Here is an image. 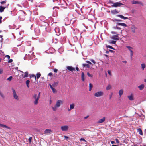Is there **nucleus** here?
<instances>
[{
	"label": "nucleus",
	"mask_w": 146,
	"mask_h": 146,
	"mask_svg": "<svg viewBox=\"0 0 146 146\" xmlns=\"http://www.w3.org/2000/svg\"><path fill=\"white\" fill-rule=\"evenodd\" d=\"M123 89H121L119 92V95L120 97L123 94Z\"/></svg>",
	"instance_id": "22"
},
{
	"label": "nucleus",
	"mask_w": 146,
	"mask_h": 146,
	"mask_svg": "<svg viewBox=\"0 0 146 146\" xmlns=\"http://www.w3.org/2000/svg\"><path fill=\"white\" fill-rule=\"evenodd\" d=\"M137 131L141 135H143V132L142 130L140 128H139L137 129Z\"/></svg>",
	"instance_id": "24"
},
{
	"label": "nucleus",
	"mask_w": 146,
	"mask_h": 146,
	"mask_svg": "<svg viewBox=\"0 0 146 146\" xmlns=\"http://www.w3.org/2000/svg\"><path fill=\"white\" fill-rule=\"evenodd\" d=\"M82 66L83 67H86L88 68H90V65L87 64H82Z\"/></svg>",
	"instance_id": "27"
},
{
	"label": "nucleus",
	"mask_w": 146,
	"mask_h": 146,
	"mask_svg": "<svg viewBox=\"0 0 146 146\" xmlns=\"http://www.w3.org/2000/svg\"><path fill=\"white\" fill-rule=\"evenodd\" d=\"M116 41L113 40L111 42V44H115L116 43Z\"/></svg>",
	"instance_id": "43"
},
{
	"label": "nucleus",
	"mask_w": 146,
	"mask_h": 146,
	"mask_svg": "<svg viewBox=\"0 0 146 146\" xmlns=\"http://www.w3.org/2000/svg\"><path fill=\"white\" fill-rule=\"evenodd\" d=\"M131 3L132 4H138L141 5H143V3L141 1H131Z\"/></svg>",
	"instance_id": "9"
},
{
	"label": "nucleus",
	"mask_w": 146,
	"mask_h": 146,
	"mask_svg": "<svg viewBox=\"0 0 146 146\" xmlns=\"http://www.w3.org/2000/svg\"><path fill=\"white\" fill-rule=\"evenodd\" d=\"M76 69L77 71H78L79 70V68L78 67H76Z\"/></svg>",
	"instance_id": "53"
},
{
	"label": "nucleus",
	"mask_w": 146,
	"mask_h": 146,
	"mask_svg": "<svg viewBox=\"0 0 146 146\" xmlns=\"http://www.w3.org/2000/svg\"><path fill=\"white\" fill-rule=\"evenodd\" d=\"M31 139H32V138L31 137H30L29 139V142H31Z\"/></svg>",
	"instance_id": "54"
},
{
	"label": "nucleus",
	"mask_w": 146,
	"mask_h": 146,
	"mask_svg": "<svg viewBox=\"0 0 146 146\" xmlns=\"http://www.w3.org/2000/svg\"><path fill=\"white\" fill-rule=\"evenodd\" d=\"M111 33L112 34H117V33L115 32L114 31H111Z\"/></svg>",
	"instance_id": "52"
},
{
	"label": "nucleus",
	"mask_w": 146,
	"mask_h": 146,
	"mask_svg": "<svg viewBox=\"0 0 146 146\" xmlns=\"http://www.w3.org/2000/svg\"><path fill=\"white\" fill-rule=\"evenodd\" d=\"M0 95L2 98H4V95L1 92H0Z\"/></svg>",
	"instance_id": "40"
},
{
	"label": "nucleus",
	"mask_w": 146,
	"mask_h": 146,
	"mask_svg": "<svg viewBox=\"0 0 146 146\" xmlns=\"http://www.w3.org/2000/svg\"><path fill=\"white\" fill-rule=\"evenodd\" d=\"M29 82H30V81L29 80H27L26 81V84L27 85V87L28 88L29 87Z\"/></svg>",
	"instance_id": "33"
},
{
	"label": "nucleus",
	"mask_w": 146,
	"mask_h": 146,
	"mask_svg": "<svg viewBox=\"0 0 146 146\" xmlns=\"http://www.w3.org/2000/svg\"><path fill=\"white\" fill-rule=\"evenodd\" d=\"M63 104V102L61 100H58L57 101L56 106H57V107H59L60 106L61 104Z\"/></svg>",
	"instance_id": "10"
},
{
	"label": "nucleus",
	"mask_w": 146,
	"mask_h": 146,
	"mask_svg": "<svg viewBox=\"0 0 146 146\" xmlns=\"http://www.w3.org/2000/svg\"><path fill=\"white\" fill-rule=\"evenodd\" d=\"M119 11H118L117 10L115 9H114V10H112L111 11V13L113 14H116L117 13H119Z\"/></svg>",
	"instance_id": "14"
},
{
	"label": "nucleus",
	"mask_w": 146,
	"mask_h": 146,
	"mask_svg": "<svg viewBox=\"0 0 146 146\" xmlns=\"http://www.w3.org/2000/svg\"><path fill=\"white\" fill-rule=\"evenodd\" d=\"M25 74H23L22 75V77L23 78L27 77H28V73L27 71H26L25 72Z\"/></svg>",
	"instance_id": "18"
},
{
	"label": "nucleus",
	"mask_w": 146,
	"mask_h": 146,
	"mask_svg": "<svg viewBox=\"0 0 146 146\" xmlns=\"http://www.w3.org/2000/svg\"><path fill=\"white\" fill-rule=\"evenodd\" d=\"M104 93L102 91H98L94 93V95L96 97H100L103 96Z\"/></svg>",
	"instance_id": "2"
},
{
	"label": "nucleus",
	"mask_w": 146,
	"mask_h": 146,
	"mask_svg": "<svg viewBox=\"0 0 146 146\" xmlns=\"http://www.w3.org/2000/svg\"><path fill=\"white\" fill-rule=\"evenodd\" d=\"M93 87V85L91 83H90L89 84V91H91L92 88Z\"/></svg>",
	"instance_id": "30"
},
{
	"label": "nucleus",
	"mask_w": 146,
	"mask_h": 146,
	"mask_svg": "<svg viewBox=\"0 0 146 146\" xmlns=\"http://www.w3.org/2000/svg\"><path fill=\"white\" fill-rule=\"evenodd\" d=\"M41 74L40 72H38L36 74V78L38 79L41 76Z\"/></svg>",
	"instance_id": "29"
},
{
	"label": "nucleus",
	"mask_w": 146,
	"mask_h": 146,
	"mask_svg": "<svg viewBox=\"0 0 146 146\" xmlns=\"http://www.w3.org/2000/svg\"><path fill=\"white\" fill-rule=\"evenodd\" d=\"M108 74L111 76H112V74L111 73V71H110V70H108Z\"/></svg>",
	"instance_id": "42"
},
{
	"label": "nucleus",
	"mask_w": 146,
	"mask_h": 146,
	"mask_svg": "<svg viewBox=\"0 0 146 146\" xmlns=\"http://www.w3.org/2000/svg\"><path fill=\"white\" fill-rule=\"evenodd\" d=\"M12 61H13V60H12V59H10L9 60V61H8V62L9 63H11V62H12Z\"/></svg>",
	"instance_id": "46"
},
{
	"label": "nucleus",
	"mask_w": 146,
	"mask_h": 146,
	"mask_svg": "<svg viewBox=\"0 0 146 146\" xmlns=\"http://www.w3.org/2000/svg\"><path fill=\"white\" fill-rule=\"evenodd\" d=\"M58 84V82H54V83H53L52 84V86H57Z\"/></svg>",
	"instance_id": "34"
},
{
	"label": "nucleus",
	"mask_w": 146,
	"mask_h": 146,
	"mask_svg": "<svg viewBox=\"0 0 146 146\" xmlns=\"http://www.w3.org/2000/svg\"><path fill=\"white\" fill-rule=\"evenodd\" d=\"M40 92H39L38 95L37 94H35L33 95V102L35 105H37L38 104L40 98Z\"/></svg>",
	"instance_id": "1"
},
{
	"label": "nucleus",
	"mask_w": 146,
	"mask_h": 146,
	"mask_svg": "<svg viewBox=\"0 0 146 146\" xmlns=\"http://www.w3.org/2000/svg\"><path fill=\"white\" fill-rule=\"evenodd\" d=\"M51 89L52 90L53 93H56L57 91H56V90L55 89L53 88L52 89Z\"/></svg>",
	"instance_id": "37"
},
{
	"label": "nucleus",
	"mask_w": 146,
	"mask_h": 146,
	"mask_svg": "<svg viewBox=\"0 0 146 146\" xmlns=\"http://www.w3.org/2000/svg\"><path fill=\"white\" fill-rule=\"evenodd\" d=\"M13 78V77L12 76H10L9 77V78H7V80L9 81H11L12 79Z\"/></svg>",
	"instance_id": "38"
},
{
	"label": "nucleus",
	"mask_w": 146,
	"mask_h": 146,
	"mask_svg": "<svg viewBox=\"0 0 146 146\" xmlns=\"http://www.w3.org/2000/svg\"><path fill=\"white\" fill-rule=\"evenodd\" d=\"M68 129V127L67 125L62 126L61 127V129L63 131H67Z\"/></svg>",
	"instance_id": "8"
},
{
	"label": "nucleus",
	"mask_w": 146,
	"mask_h": 146,
	"mask_svg": "<svg viewBox=\"0 0 146 146\" xmlns=\"http://www.w3.org/2000/svg\"><path fill=\"white\" fill-rule=\"evenodd\" d=\"M141 65L142 67V68L143 70L146 67V65L144 64H141Z\"/></svg>",
	"instance_id": "31"
},
{
	"label": "nucleus",
	"mask_w": 146,
	"mask_h": 146,
	"mask_svg": "<svg viewBox=\"0 0 146 146\" xmlns=\"http://www.w3.org/2000/svg\"><path fill=\"white\" fill-rule=\"evenodd\" d=\"M64 137L66 138H68V137L66 136H64Z\"/></svg>",
	"instance_id": "64"
},
{
	"label": "nucleus",
	"mask_w": 146,
	"mask_h": 146,
	"mask_svg": "<svg viewBox=\"0 0 146 146\" xmlns=\"http://www.w3.org/2000/svg\"><path fill=\"white\" fill-rule=\"evenodd\" d=\"M126 47L128 49L130 52V56L131 58H132L133 54V51L131 50L132 49H133V48L130 46H126Z\"/></svg>",
	"instance_id": "5"
},
{
	"label": "nucleus",
	"mask_w": 146,
	"mask_h": 146,
	"mask_svg": "<svg viewBox=\"0 0 146 146\" xmlns=\"http://www.w3.org/2000/svg\"><path fill=\"white\" fill-rule=\"evenodd\" d=\"M105 117H103V118L101 119H100L98 120L97 122V123H100L103 122L105 121Z\"/></svg>",
	"instance_id": "12"
},
{
	"label": "nucleus",
	"mask_w": 146,
	"mask_h": 146,
	"mask_svg": "<svg viewBox=\"0 0 146 146\" xmlns=\"http://www.w3.org/2000/svg\"><path fill=\"white\" fill-rule=\"evenodd\" d=\"M109 51H110L111 52H114V51L112 50H109Z\"/></svg>",
	"instance_id": "60"
},
{
	"label": "nucleus",
	"mask_w": 146,
	"mask_h": 146,
	"mask_svg": "<svg viewBox=\"0 0 146 146\" xmlns=\"http://www.w3.org/2000/svg\"><path fill=\"white\" fill-rule=\"evenodd\" d=\"M2 17H0V23H2Z\"/></svg>",
	"instance_id": "56"
},
{
	"label": "nucleus",
	"mask_w": 146,
	"mask_h": 146,
	"mask_svg": "<svg viewBox=\"0 0 146 146\" xmlns=\"http://www.w3.org/2000/svg\"><path fill=\"white\" fill-rule=\"evenodd\" d=\"M145 87V86L144 84H142L139 86H138V88L139 89V90H143Z\"/></svg>",
	"instance_id": "16"
},
{
	"label": "nucleus",
	"mask_w": 146,
	"mask_h": 146,
	"mask_svg": "<svg viewBox=\"0 0 146 146\" xmlns=\"http://www.w3.org/2000/svg\"><path fill=\"white\" fill-rule=\"evenodd\" d=\"M117 24L119 25H121V26H124V27H126L127 26V25L123 23H117Z\"/></svg>",
	"instance_id": "23"
},
{
	"label": "nucleus",
	"mask_w": 146,
	"mask_h": 146,
	"mask_svg": "<svg viewBox=\"0 0 146 146\" xmlns=\"http://www.w3.org/2000/svg\"><path fill=\"white\" fill-rule=\"evenodd\" d=\"M119 35L117 34L111 37V38L116 40H118L119 38Z\"/></svg>",
	"instance_id": "11"
},
{
	"label": "nucleus",
	"mask_w": 146,
	"mask_h": 146,
	"mask_svg": "<svg viewBox=\"0 0 146 146\" xmlns=\"http://www.w3.org/2000/svg\"><path fill=\"white\" fill-rule=\"evenodd\" d=\"M74 104H70V108L68 109V111H70L71 110L74 109Z\"/></svg>",
	"instance_id": "13"
},
{
	"label": "nucleus",
	"mask_w": 146,
	"mask_h": 146,
	"mask_svg": "<svg viewBox=\"0 0 146 146\" xmlns=\"http://www.w3.org/2000/svg\"><path fill=\"white\" fill-rule=\"evenodd\" d=\"M5 57H7L8 59H9L10 58V56L9 55H7L6 56H5Z\"/></svg>",
	"instance_id": "45"
},
{
	"label": "nucleus",
	"mask_w": 146,
	"mask_h": 146,
	"mask_svg": "<svg viewBox=\"0 0 146 146\" xmlns=\"http://www.w3.org/2000/svg\"><path fill=\"white\" fill-rule=\"evenodd\" d=\"M48 76H52L53 75V74H52V73L50 72V73H49L48 74Z\"/></svg>",
	"instance_id": "48"
},
{
	"label": "nucleus",
	"mask_w": 146,
	"mask_h": 146,
	"mask_svg": "<svg viewBox=\"0 0 146 146\" xmlns=\"http://www.w3.org/2000/svg\"><path fill=\"white\" fill-rule=\"evenodd\" d=\"M88 116H87L86 117H84V119H87L88 117Z\"/></svg>",
	"instance_id": "61"
},
{
	"label": "nucleus",
	"mask_w": 146,
	"mask_h": 146,
	"mask_svg": "<svg viewBox=\"0 0 146 146\" xmlns=\"http://www.w3.org/2000/svg\"><path fill=\"white\" fill-rule=\"evenodd\" d=\"M131 29L132 31L135 33L136 32V31L137 29V28L135 25H132L131 27Z\"/></svg>",
	"instance_id": "6"
},
{
	"label": "nucleus",
	"mask_w": 146,
	"mask_h": 146,
	"mask_svg": "<svg viewBox=\"0 0 146 146\" xmlns=\"http://www.w3.org/2000/svg\"><path fill=\"white\" fill-rule=\"evenodd\" d=\"M111 143L112 144H113L115 143V142L113 141H112L111 142Z\"/></svg>",
	"instance_id": "59"
},
{
	"label": "nucleus",
	"mask_w": 146,
	"mask_h": 146,
	"mask_svg": "<svg viewBox=\"0 0 146 146\" xmlns=\"http://www.w3.org/2000/svg\"><path fill=\"white\" fill-rule=\"evenodd\" d=\"M115 141L117 143H119V141L118 139H115Z\"/></svg>",
	"instance_id": "55"
},
{
	"label": "nucleus",
	"mask_w": 146,
	"mask_h": 146,
	"mask_svg": "<svg viewBox=\"0 0 146 146\" xmlns=\"http://www.w3.org/2000/svg\"><path fill=\"white\" fill-rule=\"evenodd\" d=\"M54 71L55 73H57L58 71V70L56 69H54Z\"/></svg>",
	"instance_id": "50"
},
{
	"label": "nucleus",
	"mask_w": 146,
	"mask_h": 146,
	"mask_svg": "<svg viewBox=\"0 0 146 146\" xmlns=\"http://www.w3.org/2000/svg\"><path fill=\"white\" fill-rule=\"evenodd\" d=\"M116 21H121V20H117H117H116Z\"/></svg>",
	"instance_id": "63"
},
{
	"label": "nucleus",
	"mask_w": 146,
	"mask_h": 146,
	"mask_svg": "<svg viewBox=\"0 0 146 146\" xmlns=\"http://www.w3.org/2000/svg\"><path fill=\"white\" fill-rule=\"evenodd\" d=\"M106 47L108 48H110L111 49H112L113 50H114V48L112 47V46H110V45H108L106 46Z\"/></svg>",
	"instance_id": "35"
},
{
	"label": "nucleus",
	"mask_w": 146,
	"mask_h": 146,
	"mask_svg": "<svg viewBox=\"0 0 146 146\" xmlns=\"http://www.w3.org/2000/svg\"><path fill=\"white\" fill-rule=\"evenodd\" d=\"M123 5V4L120 2H117L113 3V4L112 5V7H120L121 5Z\"/></svg>",
	"instance_id": "4"
},
{
	"label": "nucleus",
	"mask_w": 146,
	"mask_h": 146,
	"mask_svg": "<svg viewBox=\"0 0 146 146\" xmlns=\"http://www.w3.org/2000/svg\"><path fill=\"white\" fill-rule=\"evenodd\" d=\"M122 62L124 63H127V62L126 61H122Z\"/></svg>",
	"instance_id": "58"
},
{
	"label": "nucleus",
	"mask_w": 146,
	"mask_h": 146,
	"mask_svg": "<svg viewBox=\"0 0 146 146\" xmlns=\"http://www.w3.org/2000/svg\"><path fill=\"white\" fill-rule=\"evenodd\" d=\"M128 98L130 100H133V98L132 95L128 96H127Z\"/></svg>",
	"instance_id": "28"
},
{
	"label": "nucleus",
	"mask_w": 146,
	"mask_h": 146,
	"mask_svg": "<svg viewBox=\"0 0 146 146\" xmlns=\"http://www.w3.org/2000/svg\"><path fill=\"white\" fill-rule=\"evenodd\" d=\"M66 70H68L69 71L73 72L75 71V69L74 68L71 66H68L66 67Z\"/></svg>",
	"instance_id": "7"
},
{
	"label": "nucleus",
	"mask_w": 146,
	"mask_h": 146,
	"mask_svg": "<svg viewBox=\"0 0 146 146\" xmlns=\"http://www.w3.org/2000/svg\"><path fill=\"white\" fill-rule=\"evenodd\" d=\"M86 63H88L89 64H92V63L90 61H86Z\"/></svg>",
	"instance_id": "51"
},
{
	"label": "nucleus",
	"mask_w": 146,
	"mask_h": 146,
	"mask_svg": "<svg viewBox=\"0 0 146 146\" xmlns=\"http://www.w3.org/2000/svg\"><path fill=\"white\" fill-rule=\"evenodd\" d=\"M6 2H7V1L5 0V1H3L1 2L0 3L1 4H3L4 3H5Z\"/></svg>",
	"instance_id": "41"
},
{
	"label": "nucleus",
	"mask_w": 146,
	"mask_h": 146,
	"mask_svg": "<svg viewBox=\"0 0 146 146\" xmlns=\"http://www.w3.org/2000/svg\"><path fill=\"white\" fill-rule=\"evenodd\" d=\"M117 16L121 19H128V18L127 17H124L121 15H117Z\"/></svg>",
	"instance_id": "19"
},
{
	"label": "nucleus",
	"mask_w": 146,
	"mask_h": 146,
	"mask_svg": "<svg viewBox=\"0 0 146 146\" xmlns=\"http://www.w3.org/2000/svg\"><path fill=\"white\" fill-rule=\"evenodd\" d=\"M52 132V130L50 129H46L44 131L45 133L50 134Z\"/></svg>",
	"instance_id": "17"
},
{
	"label": "nucleus",
	"mask_w": 146,
	"mask_h": 146,
	"mask_svg": "<svg viewBox=\"0 0 146 146\" xmlns=\"http://www.w3.org/2000/svg\"><path fill=\"white\" fill-rule=\"evenodd\" d=\"M80 141H84L86 142L87 141H86L83 138H81L80 139Z\"/></svg>",
	"instance_id": "44"
},
{
	"label": "nucleus",
	"mask_w": 146,
	"mask_h": 146,
	"mask_svg": "<svg viewBox=\"0 0 146 146\" xmlns=\"http://www.w3.org/2000/svg\"><path fill=\"white\" fill-rule=\"evenodd\" d=\"M3 70L1 69H0V74H1L3 72Z\"/></svg>",
	"instance_id": "49"
},
{
	"label": "nucleus",
	"mask_w": 146,
	"mask_h": 146,
	"mask_svg": "<svg viewBox=\"0 0 146 146\" xmlns=\"http://www.w3.org/2000/svg\"><path fill=\"white\" fill-rule=\"evenodd\" d=\"M84 73L83 72H82L81 73V79L83 81H84Z\"/></svg>",
	"instance_id": "25"
},
{
	"label": "nucleus",
	"mask_w": 146,
	"mask_h": 146,
	"mask_svg": "<svg viewBox=\"0 0 146 146\" xmlns=\"http://www.w3.org/2000/svg\"><path fill=\"white\" fill-rule=\"evenodd\" d=\"M111 86L110 85H108L106 87V89L107 90H108L111 89Z\"/></svg>",
	"instance_id": "32"
},
{
	"label": "nucleus",
	"mask_w": 146,
	"mask_h": 146,
	"mask_svg": "<svg viewBox=\"0 0 146 146\" xmlns=\"http://www.w3.org/2000/svg\"><path fill=\"white\" fill-rule=\"evenodd\" d=\"M90 61L94 64H95L96 63V62L93 60L92 59Z\"/></svg>",
	"instance_id": "47"
},
{
	"label": "nucleus",
	"mask_w": 146,
	"mask_h": 146,
	"mask_svg": "<svg viewBox=\"0 0 146 146\" xmlns=\"http://www.w3.org/2000/svg\"><path fill=\"white\" fill-rule=\"evenodd\" d=\"M34 77L35 80H36V76L34 74H32L30 78Z\"/></svg>",
	"instance_id": "36"
},
{
	"label": "nucleus",
	"mask_w": 146,
	"mask_h": 146,
	"mask_svg": "<svg viewBox=\"0 0 146 146\" xmlns=\"http://www.w3.org/2000/svg\"><path fill=\"white\" fill-rule=\"evenodd\" d=\"M6 8V7H3L2 6H0V12H2L4 11V9Z\"/></svg>",
	"instance_id": "20"
},
{
	"label": "nucleus",
	"mask_w": 146,
	"mask_h": 146,
	"mask_svg": "<svg viewBox=\"0 0 146 146\" xmlns=\"http://www.w3.org/2000/svg\"><path fill=\"white\" fill-rule=\"evenodd\" d=\"M116 28L117 29H121V28H120V27H116Z\"/></svg>",
	"instance_id": "62"
},
{
	"label": "nucleus",
	"mask_w": 146,
	"mask_h": 146,
	"mask_svg": "<svg viewBox=\"0 0 146 146\" xmlns=\"http://www.w3.org/2000/svg\"><path fill=\"white\" fill-rule=\"evenodd\" d=\"M0 127H1L3 128H5L7 129H10V128L8 126H6V125H4V124H2L0 123Z\"/></svg>",
	"instance_id": "15"
},
{
	"label": "nucleus",
	"mask_w": 146,
	"mask_h": 146,
	"mask_svg": "<svg viewBox=\"0 0 146 146\" xmlns=\"http://www.w3.org/2000/svg\"><path fill=\"white\" fill-rule=\"evenodd\" d=\"M87 75L88 77H92V76H93L92 75V74H90L89 72H88L87 73Z\"/></svg>",
	"instance_id": "39"
},
{
	"label": "nucleus",
	"mask_w": 146,
	"mask_h": 146,
	"mask_svg": "<svg viewBox=\"0 0 146 146\" xmlns=\"http://www.w3.org/2000/svg\"><path fill=\"white\" fill-rule=\"evenodd\" d=\"M57 106L55 105L54 107L52 106L51 108L54 111H55L57 110Z\"/></svg>",
	"instance_id": "26"
},
{
	"label": "nucleus",
	"mask_w": 146,
	"mask_h": 146,
	"mask_svg": "<svg viewBox=\"0 0 146 146\" xmlns=\"http://www.w3.org/2000/svg\"><path fill=\"white\" fill-rule=\"evenodd\" d=\"M13 92V97L14 99L18 100H19L18 96L17 95L15 89L13 88L12 89Z\"/></svg>",
	"instance_id": "3"
},
{
	"label": "nucleus",
	"mask_w": 146,
	"mask_h": 146,
	"mask_svg": "<svg viewBox=\"0 0 146 146\" xmlns=\"http://www.w3.org/2000/svg\"><path fill=\"white\" fill-rule=\"evenodd\" d=\"M49 86H50V87L51 89H52L53 88L52 86L50 84H49Z\"/></svg>",
	"instance_id": "57"
},
{
	"label": "nucleus",
	"mask_w": 146,
	"mask_h": 146,
	"mask_svg": "<svg viewBox=\"0 0 146 146\" xmlns=\"http://www.w3.org/2000/svg\"><path fill=\"white\" fill-rule=\"evenodd\" d=\"M44 81V77H41L39 81V82L40 83H43Z\"/></svg>",
	"instance_id": "21"
}]
</instances>
